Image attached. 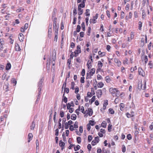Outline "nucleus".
Returning <instances> with one entry per match:
<instances>
[{
  "instance_id": "nucleus-1",
  "label": "nucleus",
  "mask_w": 153,
  "mask_h": 153,
  "mask_svg": "<svg viewBox=\"0 0 153 153\" xmlns=\"http://www.w3.org/2000/svg\"><path fill=\"white\" fill-rule=\"evenodd\" d=\"M44 79L43 78H41L40 79V81H39V82H38V87L39 88L38 89L39 93H38V96L39 97V95L40 94V91L41 90V89L42 87V83Z\"/></svg>"
},
{
  "instance_id": "nucleus-2",
  "label": "nucleus",
  "mask_w": 153,
  "mask_h": 153,
  "mask_svg": "<svg viewBox=\"0 0 153 153\" xmlns=\"http://www.w3.org/2000/svg\"><path fill=\"white\" fill-rule=\"evenodd\" d=\"M144 85L143 87H142V85L141 82H138V86L137 88L138 89L141 90V89L143 90H145L146 89V81L144 80Z\"/></svg>"
},
{
  "instance_id": "nucleus-3",
  "label": "nucleus",
  "mask_w": 153,
  "mask_h": 153,
  "mask_svg": "<svg viewBox=\"0 0 153 153\" xmlns=\"http://www.w3.org/2000/svg\"><path fill=\"white\" fill-rule=\"evenodd\" d=\"M98 14L96 13L95 16L93 17V19H91L90 20L89 22L90 23H93L94 24L96 22V19L98 18Z\"/></svg>"
},
{
  "instance_id": "nucleus-4",
  "label": "nucleus",
  "mask_w": 153,
  "mask_h": 153,
  "mask_svg": "<svg viewBox=\"0 0 153 153\" xmlns=\"http://www.w3.org/2000/svg\"><path fill=\"white\" fill-rule=\"evenodd\" d=\"M138 71L139 75H141L143 76H145V72L141 68L139 67L138 68Z\"/></svg>"
},
{
  "instance_id": "nucleus-5",
  "label": "nucleus",
  "mask_w": 153,
  "mask_h": 153,
  "mask_svg": "<svg viewBox=\"0 0 153 153\" xmlns=\"http://www.w3.org/2000/svg\"><path fill=\"white\" fill-rule=\"evenodd\" d=\"M97 96L98 98H100L101 97L102 94V92L101 89L98 90L96 92Z\"/></svg>"
},
{
  "instance_id": "nucleus-6",
  "label": "nucleus",
  "mask_w": 153,
  "mask_h": 153,
  "mask_svg": "<svg viewBox=\"0 0 153 153\" xmlns=\"http://www.w3.org/2000/svg\"><path fill=\"white\" fill-rule=\"evenodd\" d=\"M109 91L112 94H114L115 92H119V91L116 88H110L109 89Z\"/></svg>"
},
{
  "instance_id": "nucleus-7",
  "label": "nucleus",
  "mask_w": 153,
  "mask_h": 153,
  "mask_svg": "<svg viewBox=\"0 0 153 153\" xmlns=\"http://www.w3.org/2000/svg\"><path fill=\"white\" fill-rule=\"evenodd\" d=\"M59 145L61 147V149L63 150L64 148L65 143L63 142L62 140H60L59 142Z\"/></svg>"
},
{
  "instance_id": "nucleus-8",
  "label": "nucleus",
  "mask_w": 153,
  "mask_h": 153,
  "mask_svg": "<svg viewBox=\"0 0 153 153\" xmlns=\"http://www.w3.org/2000/svg\"><path fill=\"white\" fill-rule=\"evenodd\" d=\"M102 66V63L100 61H99L98 62V68L97 70V71H98L99 70H100Z\"/></svg>"
},
{
  "instance_id": "nucleus-9",
  "label": "nucleus",
  "mask_w": 153,
  "mask_h": 153,
  "mask_svg": "<svg viewBox=\"0 0 153 153\" xmlns=\"http://www.w3.org/2000/svg\"><path fill=\"white\" fill-rule=\"evenodd\" d=\"M115 62L117 64L118 66H120L121 65V62L117 58L114 59Z\"/></svg>"
},
{
  "instance_id": "nucleus-10",
  "label": "nucleus",
  "mask_w": 153,
  "mask_h": 153,
  "mask_svg": "<svg viewBox=\"0 0 153 153\" xmlns=\"http://www.w3.org/2000/svg\"><path fill=\"white\" fill-rule=\"evenodd\" d=\"M19 39L20 42H23L24 39V35L22 33H20Z\"/></svg>"
},
{
  "instance_id": "nucleus-11",
  "label": "nucleus",
  "mask_w": 153,
  "mask_h": 153,
  "mask_svg": "<svg viewBox=\"0 0 153 153\" xmlns=\"http://www.w3.org/2000/svg\"><path fill=\"white\" fill-rule=\"evenodd\" d=\"M15 48L16 51H20L21 50L20 47L18 44H15Z\"/></svg>"
},
{
  "instance_id": "nucleus-12",
  "label": "nucleus",
  "mask_w": 153,
  "mask_h": 153,
  "mask_svg": "<svg viewBox=\"0 0 153 153\" xmlns=\"http://www.w3.org/2000/svg\"><path fill=\"white\" fill-rule=\"evenodd\" d=\"M53 29L55 30V32H56V31H57V32H58V29L59 28V25L57 24H56L53 25Z\"/></svg>"
},
{
  "instance_id": "nucleus-13",
  "label": "nucleus",
  "mask_w": 153,
  "mask_h": 153,
  "mask_svg": "<svg viewBox=\"0 0 153 153\" xmlns=\"http://www.w3.org/2000/svg\"><path fill=\"white\" fill-rule=\"evenodd\" d=\"M33 137V134L32 133H30L28 135V142H30V141L32 140Z\"/></svg>"
},
{
  "instance_id": "nucleus-14",
  "label": "nucleus",
  "mask_w": 153,
  "mask_h": 153,
  "mask_svg": "<svg viewBox=\"0 0 153 153\" xmlns=\"http://www.w3.org/2000/svg\"><path fill=\"white\" fill-rule=\"evenodd\" d=\"M75 51H76V53H77L78 54H79V53H81V48L80 46L79 45H78L77 46V50Z\"/></svg>"
},
{
  "instance_id": "nucleus-15",
  "label": "nucleus",
  "mask_w": 153,
  "mask_h": 153,
  "mask_svg": "<svg viewBox=\"0 0 153 153\" xmlns=\"http://www.w3.org/2000/svg\"><path fill=\"white\" fill-rule=\"evenodd\" d=\"M78 14L79 15H82L83 12V10L82 8L79 7H78Z\"/></svg>"
},
{
  "instance_id": "nucleus-16",
  "label": "nucleus",
  "mask_w": 153,
  "mask_h": 153,
  "mask_svg": "<svg viewBox=\"0 0 153 153\" xmlns=\"http://www.w3.org/2000/svg\"><path fill=\"white\" fill-rule=\"evenodd\" d=\"M11 67V65L10 63H7V64L6 67V69L7 70H10Z\"/></svg>"
},
{
  "instance_id": "nucleus-17",
  "label": "nucleus",
  "mask_w": 153,
  "mask_h": 153,
  "mask_svg": "<svg viewBox=\"0 0 153 153\" xmlns=\"http://www.w3.org/2000/svg\"><path fill=\"white\" fill-rule=\"evenodd\" d=\"M71 119L73 120H75L76 118V116L75 114H73L71 116Z\"/></svg>"
},
{
  "instance_id": "nucleus-18",
  "label": "nucleus",
  "mask_w": 153,
  "mask_h": 153,
  "mask_svg": "<svg viewBox=\"0 0 153 153\" xmlns=\"http://www.w3.org/2000/svg\"><path fill=\"white\" fill-rule=\"evenodd\" d=\"M35 123L34 121H33L32 122L31 125L30 126V129L32 130H33L35 127Z\"/></svg>"
},
{
  "instance_id": "nucleus-19",
  "label": "nucleus",
  "mask_w": 153,
  "mask_h": 153,
  "mask_svg": "<svg viewBox=\"0 0 153 153\" xmlns=\"http://www.w3.org/2000/svg\"><path fill=\"white\" fill-rule=\"evenodd\" d=\"M97 87L99 88H102L104 86V84L102 82H99L97 84Z\"/></svg>"
},
{
  "instance_id": "nucleus-20",
  "label": "nucleus",
  "mask_w": 153,
  "mask_h": 153,
  "mask_svg": "<svg viewBox=\"0 0 153 153\" xmlns=\"http://www.w3.org/2000/svg\"><path fill=\"white\" fill-rule=\"evenodd\" d=\"M95 69L94 68H92L91 69L90 71L89 72L91 74V76H93L95 72Z\"/></svg>"
},
{
  "instance_id": "nucleus-21",
  "label": "nucleus",
  "mask_w": 153,
  "mask_h": 153,
  "mask_svg": "<svg viewBox=\"0 0 153 153\" xmlns=\"http://www.w3.org/2000/svg\"><path fill=\"white\" fill-rule=\"evenodd\" d=\"M91 62H92L91 61H90L89 60L88 61V63L87 64V66L88 67V69H89L91 68L90 66H92V65H91Z\"/></svg>"
},
{
  "instance_id": "nucleus-22",
  "label": "nucleus",
  "mask_w": 153,
  "mask_h": 153,
  "mask_svg": "<svg viewBox=\"0 0 153 153\" xmlns=\"http://www.w3.org/2000/svg\"><path fill=\"white\" fill-rule=\"evenodd\" d=\"M143 60H144L145 63L146 64L148 61L147 56L146 55L144 56H143Z\"/></svg>"
},
{
  "instance_id": "nucleus-23",
  "label": "nucleus",
  "mask_w": 153,
  "mask_h": 153,
  "mask_svg": "<svg viewBox=\"0 0 153 153\" xmlns=\"http://www.w3.org/2000/svg\"><path fill=\"white\" fill-rule=\"evenodd\" d=\"M95 96H93L91 99V100L89 101V102L91 103V104L93 102L95 101Z\"/></svg>"
},
{
  "instance_id": "nucleus-24",
  "label": "nucleus",
  "mask_w": 153,
  "mask_h": 153,
  "mask_svg": "<svg viewBox=\"0 0 153 153\" xmlns=\"http://www.w3.org/2000/svg\"><path fill=\"white\" fill-rule=\"evenodd\" d=\"M9 84L8 83H7V84H6L4 87V89L5 90V91H8V88L9 87H8Z\"/></svg>"
},
{
  "instance_id": "nucleus-25",
  "label": "nucleus",
  "mask_w": 153,
  "mask_h": 153,
  "mask_svg": "<svg viewBox=\"0 0 153 153\" xmlns=\"http://www.w3.org/2000/svg\"><path fill=\"white\" fill-rule=\"evenodd\" d=\"M105 79L106 82L108 83H109L111 81V79L110 77L108 76H107L105 77Z\"/></svg>"
},
{
  "instance_id": "nucleus-26",
  "label": "nucleus",
  "mask_w": 153,
  "mask_h": 153,
  "mask_svg": "<svg viewBox=\"0 0 153 153\" xmlns=\"http://www.w3.org/2000/svg\"><path fill=\"white\" fill-rule=\"evenodd\" d=\"M85 14L86 16H89L90 15V10L86 9V10Z\"/></svg>"
},
{
  "instance_id": "nucleus-27",
  "label": "nucleus",
  "mask_w": 153,
  "mask_h": 153,
  "mask_svg": "<svg viewBox=\"0 0 153 153\" xmlns=\"http://www.w3.org/2000/svg\"><path fill=\"white\" fill-rule=\"evenodd\" d=\"M55 33V36L54 38V41H56L58 38V32H57V31H56Z\"/></svg>"
},
{
  "instance_id": "nucleus-28",
  "label": "nucleus",
  "mask_w": 153,
  "mask_h": 153,
  "mask_svg": "<svg viewBox=\"0 0 153 153\" xmlns=\"http://www.w3.org/2000/svg\"><path fill=\"white\" fill-rule=\"evenodd\" d=\"M52 33V25H51V27H50L48 30V34L50 35H51V33Z\"/></svg>"
},
{
  "instance_id": "nucleus-29",
  "label": "nucleus",
  "mask_w": 153,
  "mask_h": 153,
  "mask_svg": "<svg viewBox=\"0 0 153 153\" xmlns=\"http://www.w3.org/2000/svg\"><path fill=\"white\" fill-rule=\"evenodd\" d=\"M88 114L89 116H91L93 114L92 110L91 108H89L88 109Z\"/></svg>"
},
{
  "instance_id": "nucleus-30",
  "label": "nucleus",
  "mask_w": 153,
  "mask_h": 153,
  "mask_svg": "<svg viewBox=\"0 0 153 153\" xmlns=\"http://www.w3.org/2000/svg\"><path fill=\"white\" fill-rule=\"evenodd\" d=\"M137 68L136 66H135L134 67H132L131 68L130 71L131 72H133L135 70H136Z\"/></svg>"
},
{
  "instance_id": "nucleus-31",
  "label": "nucleus",
  "mask_w": 153,
  "mask_h": 153,
  "mask_svg": "<svg viewBox=\"0 0 153 153\" xmlns=\"http://www.w3.org/2000/svg\"><path fill=\"white\" fill-rule=\"evenodd\" d=\"M80 110L82 111V112L84 114L86 113L87 112H88L87 111H86L85 112H84V108L83 106H81Z\"/></svg>"
},
{
  "instance_id": "nucleus-32",
  "label": "nucleus",
  "mask_w": 153,
  "mask_h": 153,
  "mask_svg": "<svg viewBox=\"0 0 153 153\" xmlns=\"http://www.w3.org/2000/svg\"><path fill=\"white\" fill-rule=\"evenodd\" d=\"M85 7V4H83L82 3H81L79 4L78 6V7L80 8H84Z\"/></svg>"
},
{
  "instance_id": "nucleus-33",
  "label": "nucleus",
  "mask_w": 153,
  "mask_h": 153,
  "mask_svg": "<svg viewBox=\"0 0 153 153\" xmlns=\"http://www.w3.org/2000/svg\"><path fill=\"white\" fill-rule=\"evenodd\" d=\"M82 30L83 31H85V25L84 22H82L81 24Z\"/></svg>"
},
{
  "instance_id": "nucleus-34",
  "label": "nucleus",
  "mask_w": 153,
  "mask_h": 153,
  "mask_svg": "<svg viewBox=\"0 0 153 153\" xmlns=\"http://www.w3.org/2000/svg\"><path fill=\"white\" fill-rule=\"evenodd\" d=\"M74 85L75 83L74 82H71V88L73 90L74 89Z\"/></svg>"
},
{
  "instance_id": "nucleus-35",
  "label": "nucleus",
  "mask_w": 153,
  "mask_h": 153,
  "mask_svg": "<svg viewBox=\"0 0 153 153\" xmlns=\"http://www.w3.org/2000/svg\"><path fill=\"white\" fill-rule=\"evenodd\" d=\"M106 123L105 121L102 122L101 124V126L103 128H105L106 127Z\"/></svg>"
},
{
  "instance_id": "nucleus-36",
  "label": "nucleus",
  "mask_w": 153,
  "mask_h": 153,
  "mask_svg": "<svg viewBox=\"0 0 153 153\" xmlns=\"http://www.w3.org/2000/svg\"><path fill=\"white\" fill-rule=\"evenodd\" d=\"M108 101L107 100H105L104 101L103 104V107L106 106L108 105Z\"/></svg>"
},
{
  "instance_id": "nucleus-37",
  "label": "nucleus",
  "mask_w": 153,
  "mask_h": 153,
  "mask_svg": "<svg viewBox=\"0 0 153 153\" xmlns=\"http://www.w3.org/2000/svg\"><path fill=\"white\" fill-rule=\"evenodd\" d=\"M138 24H139L138 29L139 30H141V27H142V23L141 22L139 21V22Z\"/></svg>"
},
{
  "instance_id": "nucleus-38",
  "label": "nucleus",
  "mask_w": 153,
  "mask_h": 153,
  "mask_svg": "<svg viewBox=\"0 0 153 153\" xmlns=\"http://www.w3.org/2000/svg\"><path fill=\"white\" fill-rule=\"evenodd\" d=\"M69 92V89L68 88H66L65 87L64 88V93H65V92L66 93H68Z\"/></svg>"
},
{
  "instance_id": "nucleus-39",
  "label": "nucleus",
  "mask_w": 153,
  "mask_h": 153,
  "mask_svg": "<svg viewBox=\"0 0 153 153\" xmlns=\"http://www.w3.org/2000/svg\"><path fill=\"white\" fill-rule=\"evenodd\" d=\"M73 15L75 16L77 14V10L76 7H74L73 11Z\"/></svg>"
},
{
  "instance_id": "nucleus-40",
  "label": "nucleus",
  "mask_w": 153,
  "mask_h": 153,
  "mask_svg": "<svg viewBox=\"0 0 153 153\" xmlns=\"http://www.w3.org/2000/svg\"><path fill=\"white\" fill-rule=\"evenodd\" d=\"M80 148V146L79 145H78L76 147H74V149L75 151H76L78 150Z\"/></svg>"
},
{
  "instance_id": "nucleus-41",
  "label": "nucleus",
  "mask_w": 153,
  "mask_h": 153,
  "mask_svg": "<svg viewBox=\"0 0 153 153\" xmlns=\"http://www.w3.org/2000/svg\"><path fill=\"white\" fill-rule=\"evenodd\" d=\"M80 29H81V27H80V26L79 25H77V26L76 29V32H79V31H80Z\"/></svg>"
},
{
  "instance_id": "nucleus-42",
  "label": "nucleus",
  "mask_w": 153,
  "mask_h": 153,
  "mask_svg": "<svg viewBox=\"0 0 153 153\" xmlns=\"http://www.w3.org/2000/svg\"><path fill=\"white\" fill-rule=\"evenodd\" d=\"M108 111L110 113L112 114H114V111L113 109L111 108H110L108 110Z\"/></svg>"
},
{
  "instance_id": "nucleus-43",
  "label": "nucleus",
  "mask_w": 153,
  "mask_h": 153,
  "mask_svg": "<svg viewBox=\"0 0 153 153\" xmlns=\"http://www.w3.org/2000/svg\"><path fill=\"white\" fill-rule=\"evenodd\" d=\"M77 142L80 144L81 142V138L80 137H78L76 138Z\"/></svg>"
},
{
  "instance_id": "nucleus-44",
  "label": "nucleus",
  "mask_w": 153,
  "mask_h": 153,
  "mask_svg": "<svg viewBox=\"0 0 153 153\" xmlns=\"http://www.w3.org/2000/svg\"><path fill=\"white\" fill-rule=\"evenodd\" d=\"M94 121L90 120L89 121V123H88V124H90V125L92 126H93L94 125Z\"/></svg>"
},
{
  "instance_id": "nucleus-45",
  "label": "nucleus",
  "mask_w": 153,
  "mask_h": 153,
  "mask_svg": "<svg viewBox=\"0 0 153 153\" xmlns=\"http://www.w3.org/2000/svg\"><path fill=\"white\" fill-rule=\"evenodd\" d=\"M112 126V125H111L110 124L109 125L108 128V131L110 132L111 131Z\"/></svg>"
},
{
  "instance_id": "nucleus-46",
  "label": "nucleus",
  "mask_w": 153,
  "mask_h": 153,
  "mask_svg": "<svg viewBox=\"0 0 153 153\" xmlns=\"http://www.w3.org/2000/svg\"><path fill=\"white\" fill-rule=\"evenodd\" d=\"M91 30V27H88V30L87 31V35H88V36L90 35Z\"/></svg>"
},
{
  "instance_id": "nucleus-47",
  "label": "nucleus",
  "mask_w": 153,
  "mask_h": 153,
  "mask_svg": "<svg viewBox=\"0 0 153 153\" xmlns=\"http://www.w3.org/2000/svg\"><path fill=\"white\" fill-rule=\"evenodd\" d=\"M91 74H90L89 73H87V77L86 79H91Z\"/></svg>"
},
{
  "instance_id": "nucleus-48",
  "label": "nucleus",
  "mask_w": 153,
  "mask_h": 153,
  "mask_svg": "<svg viewBox=\"0 0 153 153\" xmlns=\"http://www.w3.org/2000/svg\"><path fill=\"white\" fill-rule=\"evenodd\" d=\"M56 9L54 8L53 10V12L52 13V17H53L55 16L56 12Z\"/></svg>"
},
{
  "instance_id": "nucleus-49",
  "label": "nucleus",
  "mask_w": 153,
  "mask_h": 153,
  "mask_svg": "<svg viewBox=\"0 0 153 153\" xmlns=\"http://www.w3.org/2000/svg\"><path fill=\"white\" fill-rule=\"evenodd\" d=\"M125 16L124 13L123 11H122L121 13L120 18L123 19L124 18Z\"/></svg>"
},
{
  "instance_id": "nucleus-50",
  "label": "nucleus",
  "mask_w": 153,
  "mask_h": 153,
  "mask_svg": "<svg viewBox=\"0 0 153 153\" xmlns=\"http://www.w3.org/2000/svg\"><path fill=\"white\" fill-rule=\"evenodd\" d=\"M60 115L61 117H63L64 116V113L63 111H61L60 112Z\"/></svg>"
},
{
  "instance_id": "nucleus-51",
  "label": "nucleus",
  "mask_w": 153,
  "mask_h": 153,
  "mask_svg": "<svg viewBox=\"0 0 153 153\" xmlns=\"http://www.w3.org/2000/svg\"><path fill=\"white\" fill-rule=\"evenodd\" d=\"M92 139V137L91 135H89L88 137V142H90Z\"/></svg>"
},
{
  "instance_id": "nucleus-52",
  "label": "nucleus",
  "mask_w": 153,
  "mask_h": 153,
  "mask_svg": "<svg viewBox=\"0 0 153 153\" xmlns=\"http://www.w3.org/2000/svg\"><path fill=\"white\" fill-rule=\"evenodd\" d=\"M94 140L97 143H98L99 141V137L98 136L94 138Z\"/></svg>"
},
{
  "instance_id": "nucleus-53",
  "label": "nucleus",
  "mask_w": 153,
  "mask_h": 153,
  "mask_svg": "<svg viewBox=\"0 0 153 153\" xmlns=\"http://www.w3.org/2000/svg\"><path fill=\"white\" fill-rule=\"evenodd\" d=\"M92 95L91 93L90 92H88L87 94V97H91L92 96Z\"/></svg>"
},
{
  "instance_id": "nucleus-54",
  "label": "nucleus",
  "mask_w": 153,
  "mask_h": 153,
  "mask_svg": "<svg viewBox=\"0 0 153 153\" xmlns=\"http://www.w3.org/2000/svg\"><path fill=\"white\" fill-rule=\"evenodd\" d=\"M79 91V88L78 87H76L75 89V94H77Z\"/></svg>"
},
{
  "instance_id": "nucleus-55",
  "label": "nucleus",
  "mask_w": 153,
  "mask_h": 153,
  "mask_svg": "<svg viewBox=\"0 0 153 153\" xmlns=\"http://www.w3.org/2000/svg\"><path fill=\"white\" fill-rule=\"evenodd\" d=\"M24 10V9L23 8L21 7V8H19L18 9H17L16 10V11L17 12H20L22 11L23 10Z\"/></svg>"
},
{
  "instance_id": "nucleus-56",
  "label": "nucleus",
  "mask_w": 153,
  "mask_h": 153,
  "mask_svg": "<svg viewBox=\"0 0 153 153\" xmlns=\"http://www.w3.org/2000/svg\"><path fill=\"white\" fill-rule=\"evenodd\" d=\"M127 137L128 139V140H130L132 138V137L131 134H128L127 136Z\"/></svg>"
},
{
  "instance_id": "nucleus-57",
  "label": "nucleus",
  "mask_w": 153,
  "mask_h": 153,
  "mask_svg": "<svg viewBox=\"0 0 153 153\" xmlns=\"http://www.w3.org/2000/svg\"><path fill=\"white\" fill-rule=\"evenodd\" d=\"M126 148L125 146L124 145H123L122 148V151L123 152H126Z\"/></svg>"
},
{
  "instance_id": "nucleus-58",
  "label": "nucleus",
  "mask_w": 153,
  "mask_h": 153,
  "mask_svg": "<svg viewBox=\"0 0 153 153\" xmlns=\"http://www.w3.org/2000/svg\"><path fill=\"white\" fill-rule=\"evenodd\" d=\"M142 14V16H143V18L145 17L146 14V13H145V10H143Z\"/></svg>"
},
{
  "instance_id": "nucleus-59",
  "label": "nucleus",
  "mask_w": 153,
  "mask_h": 153,
  "mask_svg": "<svg viewBox=\"0 0 153 153\" xmlns=\"http://www.w3.org/2000/svg\"><path fill=\"white\" fill-rule=\"evenodd\" d=\"M84 79L85 78L83 76L80 79V82L82 83H84L85 82L84 81Z\"/></svg>"
},
{
  "instance_id": "nucleus-60",
  "label": "nucleus",
  "mask_w": 153,
  "mask_h": 153,
  "mask_svg": "<svg viewBox=\"0 0 153 153\" xmlns=\"http://www.w3.org/2000/svg\"><path fill=\"white\" fill-rule=\"evenodd\" d=\"M87 148L89 151H90L91 148V145L90 144H88L87 146Z\"/></svg>"
},
{
  "instance_id": "nucleus-61",
  "label": "nucleus",
  "mask_w": 153,
  "mask_h": 153,
  "mask_svg": "<svg viewBox=\"0 0 153 153\" xmlns=\"http://www.w3.org/2000/svg\"><path fill=\"white\" fill-rule=\"evenodd\" d=\"M62 100L64 101L65 103H66L67 102L68 99L66 97H65L63 98H62Z\"/></svg>"
},
{
  "instance_id": "nucleus-62",
  "label": "nucleus",
  "mask_w": 153,
  "mask_h": 153,
  "mask_svg": "<svg viewBox=\"0 0 153 153\" xmlns=\"http://www.w3.org/2000/svg\"><path fill=\"white\" fill-rule=\"evenodd\" d=\"M130 108H135V106L133 102H132L130 105Z\"/></svg>"
},
{
  "instance_id": "nucleus-63",
  "label": "nucleus",
  "mask_w": 153,
  "mask_h": 153,
  "mask_svg": "<svg viewBox=\"0 0 153 153\" xmlns=\"http://www.w3.org/2000/svg\"><path fill=\"white\" fill-rule=\"evenodd\" d=\"M123 63L124 64H128V59L127 58H126L125 59V60L123 62Z\"/></svg>"
},
{
  "instance_id": "nucleus-64",
  "label": "nucleus",
  "mask_w": 153,
  "mask_h": 153,
  "mask_svg": "<svg viewBox=\"0 0 153 153\" xmlns=\"http://www.w3.org/2000/svg\"><path fill=\"white\" fill-rule=\"evenodd\" d=\"M78 122L77 121L75 122L74 124V127L75 128H78Z\"/></svg>"
}]
</instances>
